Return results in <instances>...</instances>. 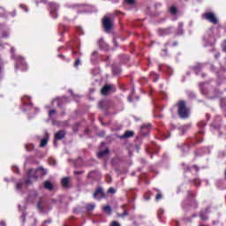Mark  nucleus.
<instances>
[{"instance_id": "obj_19", "label": "nucleus", "mask_w": 226, "mask_h": 226, "mask_svg": "<svg viewBox=\"0 0 226 226\" xmlns=\"http://www.w3.org/2000/svg\"><path fill=\"white\" fill-rule=\"evenodd\" d=\"M111 226H119V223L117 222H114Z\"/></svg>"}, {"instance_id": "obj_8", "label": "nucleus", "mask_w": 226, "mask_h": 226, "mask_svg": "<svg viewBox=\"0 0 226 226\" xmlns=\"http://www.w3.org/2000/svg\"><path fill=\"white\" fill-rule=\"evenodd\" d=\"M122 137H124L125 139H129V137H133V132L132 131H127V132H125V133Z\"/></svg>"}, {"instance_id": "obj_9", "label": "nucleus", "mask_w": 226, "mask_h": 226, "mask_svg": "<svg viewBox=\"0 0 226 226\" xmlns=\"http://www.w3.org/2000/svg\"><path fill=\"white\" fill-rule=\"evenodd\" d=\"M106 154H109V149H106L104 151L99 152L98 157L99 158H103Z\"/></svg>"}, {"instance_id": "obj_13", "label": "nucleus", "mask_w": 226, "mask_h": 226, "mask_svg": "<svg viewBox=\"0 0 226 226\" xmlns=\"http://www.w3.org/2000/svg\"><path fill=\"white\" fill-rule=\"evenodd\" d=\"M102 210L104 211V213H107V215H110L111 213V209H110V207L109 206H106L102 208Z\"/></svg>"}, {"instance_id": "obj_22", "label": "nucleus", "mask_w": 226, "mask_h": 226, "mask_svg": "<svg viewBox=\"0 0 226 226\" xmlns=\"http://www.w3.org/2000/svg\"><path fill=\"white\" fill-rule=\"evenodd\" d=\"M1 226H4V222H1Z\"/></svg>"}, {"instance_id": "obj_7", "label": "nucleus", "mask_w": 226, "mask_h": 226, "mask_svg": "<svg viewBox=\"0 0 226 226\" xmlns=\"http://www.w3.org/2000/svg\"><path fill=\"white\" fill-rule=\"evenodd\" d=\"M64 137V132L60 131L55 134V144L56 140H60V139H63Z\"/></svg>"}, {"instance_id": "obj_3", "label": "nucleus", "mask_w": 226, "mask_h": 226, "mask_svg": "<svg viewBox=\"0 0 226 226\" xmlns=\"http://www.w3.org/2000/svg\"><path fill=\"white\" fill-rule=\"evenodd\" d=\"M203 19H206L207 20H209V22H212V24H216L218 22V19H216V16L213 12H207L203 15Z\"/></svg>"}, {"instance_id": "obj_18", "label": "nucleus", "mask_w": 226, "mask_h": 226, "mask_svg": "<svg viewBox=\"0 0 226 226\" xmlns=\"http://www.w3.org/2000/svg\"><path fill=\"white\" fill-rule=\"evenodd\" d=\"M160 199H162V194L161 193L156 195L155 200H160Z\"/></svg>"}, {"instance_id": "obj_6", "label": "nucleus", "mask_w": 226, "mask_h": 226, "mask_svg": "<svg viewBox=\"0 0 226 226\" xmlns=\"http://www.w3.org/2000/svg\"><path fill=\"white\" fill-rule=\"evenodd\" d=\"M94 199H103L104 194H103V190L98 189L94 194Z\"/></svg>"}, {"instance_id": "obj_17", "label": "nucleus", "mask_w": 226, "mask_h": 226, "mask_svg": "<svg viewBox=\"0 0 226 226\" xmlns=\"http://www.w3.org/2000/svg\"><path fill=\"white\" fill-rule=\"evenodd\" d=\"M127 4H135V0H127Z\"/></svg>"}, {"instance_id": "obj_10", "label": "nucleus", "mask_w": 226, "mask_h": 226, "mask_svg": "<svg viewBox=\"0 0 226 226\" xmlns=\"http://www.w3.org/2000/svg\"><path fill=\"white\" fill-rule=\"evenodd\" d=\"M47 142H49L48 138L42 139L41 141V144H40L41 147H45V146H47Z\"/></svg>"}, {"instance_id": "obj_5", "label": "nucleus", "mask_w": 226, "mask_h": 226, "mask_svg": "<svg viewBox=\"0 0 226 226\" xmlns=\"http://www.w3.org/2000/svg\"><path fill=\"white\" fill-rule=\"evenodd\" d=\"M113 87L111 85H107L102 89V94H109L112 93Z\"/></svg>"}, {"instance_id": "obj_2", "label": "nucleus", "mask_w": 226, "mask_h": 226, "mask_svg": "<svg viewBox=\"0 0 226 226\" xmlns=\"http://www.w3.org/2000/svg\"><path fill=\"white\" fill-rule=\"evenodd\" d=\"M45 174H46L45 170H43L42 168H39L38 170H31L28 172L30 179L33 177H38V176H43Z\"/></svg>"}, {"instance_id": "obj_14", "label": "nucleus", "mask_w": 226, "mask_h": 226, "mask_svg": "<svg viewBox=\"0 0 226 226\" xmlns=\"http://www.w3.org/2000/svg\"><path fill=\"white\" fill-rule=\"evenodd\" d=\"M170 11L172 15H176L177 9H176V7H170Z\"/></svg>"}, {"instance_id": "obj_21", "label": "nucleus", "mask_w": 226, "mask_h": 226, "mask_svg": "<svg viewBox=\"0 0 226 226\" xmlns=\"http://www.w3.org/2000/svg\"><path fill=\"white\" fill-rule=\"evenodd\" d=\"M53 114H56V110L49 111V116H52Z\"/></svg>"}, {"instance_id": "obj_12", "label": "nucleus", "mask_w": 226, "mask_h": 226, "mask_svg": "<svg viewBox=\"0 0 226 226\" xmlns=\"http://www.w3.org/2000/svg\"><path fill=\"white\" fill-rule=\"evenodd\" d=\"M44 186H45V188H47V190H52V184L49 181H46L44 183Z\"/></svg>"}, {"instance_id": "obj_4", "label": "nucleus", "mask_w": 226, "mask_h": 226, "mask_svg": "<svg viewBox=\"0 0 226 226\" xmlns=\"http://www.w3.org/2000/svg\"><path fill=\"white\" fill-rule=\"evenodd\" d=\"M102 26L106 31H110L112 28V21L110 20V18L109 16H105L102 20Z\"/></svg>"}, {"instance_id": "obj_1", "label": "nucleus", "mask_w": 226, "mask_h": 226, "mask_svg": "<svg viewBox=\"0 0 226 226\" xmlns=\"http://www.w3.org/2000/svg\"><path fill=\"white\" fill-rule=\"evenodd\" d=\"M190 110L186 109V104L185 102L181 101L178 102V115L180 117H188Z\"/></svg>"}, {"instance_id": "obj_20", "label": "nucleus", "mask_w": 226, "mask_h": 226, "mask_svg": "<svg viewBox=\"0 0 226 226\" xmlns=\"http://www.w3.org/2000/svg\"><path fill=\"white\" fill-rule=\"evenodd\" d=\"M79 64H80V60H77V61L75 62V66H79Z\"/></svg>"}, {"instance_id": "obj_16", "label": "nucleus", "mask_w": 226, "mask_h": 226, "mask_svg": "<svg viewBox=\"0 0 226 226\" xmlns=\"http://www.w3.org/2000/svg\"><path fill=\"white\" fill-rule=\"evenodd\" d=\"M108 192H109V193H116V189L115 188H109Z\"/></svg>"}, {"instance_id": "obj_11", "label": "nucleus", "mask_w": 226, "mask_h": 226, "mask_svg": "<svg viewBox=\"0 0 226 226\" xmlns=\"http://www.w3.org/2000/svg\"><path fill=\"white\" fill-rule=\"evenodd\" d=\"M68 183H70V178L64 177V178L62 179V185L64 186H68Z\"/></svg>"}, {"instance_id": "obj_15", "label": "nucleus", "mask_w": 226, "mask_h": 226, "mask_svg": "<svg viewBox=\"0 0 226 226\" xmlns=\"http://www.w3.org/2000/svg\"><path fill=\"white\" fill-rule=\"evenodd\" d=\"M87 211H93V209H94V206H93V205H88V206L87 207Z\"/></svg>"}]
</instances>
